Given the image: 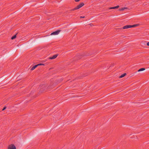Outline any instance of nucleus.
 I'll return each mask as SVG.
<instances>
[{
	"label": "nucleus",
	"instance_id": "nucleus-1",
	"mask_svg": "<svg viewBox=\"0 0 149 149\" xmlns=\"http://www.w3.org/2000/svg\"><path fill=\"white\" fill-rule=\"evenodd\" d=\"M84 5V4L83 3H81L79 4V5L77 6L76 7H75L74 8L72 9V10H77L79 9L81 7Z\"/></svg>",
	"mask_w": 149,
	"mask_h": 149
},
{
	"label": "nucleus",
	"instance_id": "nucleus-2",
	"mask_svg": "<svg viewBox=\"0 0 149 149\" xmlns=\"http://www.w3.org/2000/svg\"><path fill=\"white\" fill-rule=\"evenodd\" d=\"M60 31V30H57V31H55L51 34V35H57L59 34V32Z\"/></svg>",
	"mask_w": 149,
	"mask_h": 149
},
{
	"label": "nucleus",
	"instance_id": "nucleus-3",
	"mask_svg": "<svg viewBox=\"0 0 149 149\" xmlns=\"http://www.w3.org/2000/svg\"><path fill=\"white\" fill-rule=\"evenodd\" d=\"M8 149H16V147L14 145H11L9 146Z\"/></svg>",
	"mask_w": 149,
	"mask_h": 149
},
{
	"label": "nucleus",
	"instance_id": "nucleus-4",
	"mask_svg": "<svg viewBox=\"0 0 149 149\" xmlns=\"http://www.w3.org/2000/svg\"><path fill=\"white\" fill-rule=\"evenodd\" d=\"M130 28H131V25H127L124 26L123 27V29H128Z\"/></svg>",
	"mask_w": 149,
	"mask_h": 149
},
{
	"label": "nucleus",
	"instance_id": "nucleus-5",
	"mask_svg": "<svg viewBox=\"0 0 149 149\" xmlns=\"http://www.w3.org/2000/svg\"><path fill=\"white\" fill-rule=\"evenodd\" d=\"M58 56V55L57 54H55L53 56H52L50 57L49 58L51 59H54L56 58L57 56Z\"/></svg>",
	"mask_w": 149,
	"mask_h": 149
},
{
	"label": "nucleus",
	"instance_id": "nucleus-6",
	"mask_svg": "<svg viewBox=\"0 0 149 149\" xmlns=\"http://www.w3.org/2000/svg\"><path fill=\"white\" fill-rule=\"evenodd\" d=\"M119 6H116L111 7L109 8V9H115L118 8L119 7Z\"/></svg>",
	"mask_w": 149,
	"mask_h": 149
},
{
	"label": "nucleus",
	"instance_id": "nucleus-7",
	"mask_svg": "<svg viewBox=\"0 0 149 149\" xmlns=\"http://www.w3.org/2000/svg\"><path fill=\"white\" fill-rule=\"evenodd\" d=\"M38 66V65H36L33 66L31 68V70H34Z\"/></svg>",
	"mask_w": 149,
	"mask_h": 149
},
{
	"label": "nucleus",
	"instance_id": "nucleus-8",
	"mask_svg": "<svg viewBox=\"0 0 149 149\" xmlns=\"http://www.w3.org/2000/svg\"><path fill=\"white\" fill-rule=\"evenodd\" d=\"M139 25V24H135L131 25V27H134L137 26H138Z\"/></svg>",
	"mask_w": 149,
	"mask_h": 149
},
{
	"label": "nucleus",
	"instance_id": "nucleus-9",
	"mask_svg": "<svg viewBox=\"0 0 149 149\" xmlns=\"http://www.w3.org/2000/svg\"><path fill=\"white\" fill-rule=\"evenodd\" d=\"M126 73H124L122 74H121L120 76V78H122L123 77H124L126 75Z\"/></svg>",
	"mask_w": 149,
	"mask_h": 149
},
{
	"label": "nucleus",
	"instance_id": "nucleus-10",
	"mask_svg": "<svg viewBox=\"0 0 149 149\" xmlns=\"http://www.w3.org/2000/svg\"><path fill=\"white\" fill-rule=\"evenodd\" d=\"M127 9V8L126 7H123L121 8L119 10H124L125 9Z\"/></svg>",
	"mask_w": 149,
	"mask_h": 149
},
{
	"label": "nucleus",
	"instance_id": "nucleus-11",
	"mask_svg": "<svg viewBox=\"0 0 149 149\" xmlns=\"http://www.w3.org/2000/svg\"><path fill=\"white\" fill-rule=\"evenodd\" d=\"M145 70V69L144 68H141L140 69H139L138 71V72H140L143 71Z\"/></svg>",
	"mask_w": 149,
	"mask_h": 149
},
{
	"label": "nucleus",
	"instance_id": "nucleus-12",
	"mask_svg": "<svg viewBox=\"0 0 149 149\" xmlns=\"http://www.w3.org/2000/svg\"><path fill=\"white\" fill-rule=\"evenodd\" d=\"M16 38V35H14L11 37V39L13 40Z\"/></svg>",
	"mask_w": 149,
	"mask_h": 149
},
{
	"label": "nucleus",
	"instance_id": "nucleus-13",
	"mask_svg": "<svg viewBox=\"0 0 149 149\" xmlns=\"http://www.w3.org/2000/svg\"><path fill=\"white\" fill-rule=\"evenodd\" d=\"M6 108V107H4V108L3 109L2 111H3L4 110H5Z\"/></svg>",
	"mask_w": 149,
	"mask_h": 149
},
{
	"label": "nucleus",
	"instance_id": "nucleus-14",
	"mask_svg": "<svg viewBox=\"0 0 149 149\" xmlns=\"http://www.w3.org/2000/svg\"><path fill=\"white\" fill-rule=\"evenodd\" d=\"M38 65H44V64H43V63H40V64H38Z\"/></svg>",
	"mask_w": 149,
	"mask_h": 149
},
{
	"label": "nucleus",
	"instance_id": "nucleus-15",
	"mask_svg": "<svg viewBox=\"0 0 149 149\" xmlns=\"http://www.w3.org/2000/svg\"><path fill=\"white\" fill-rule=\"evenodd\" d=\"M85 17V16H80V18H84Z\"/></svg>",
	"mask_w": 149,
	"mask_h": 149
},
{
	"label": "nucleus",
	"instance_id": "nucleus-16",
	"mask_svg": "<svg viewBox=\"0 0 149 149\" xmlns=\"http://www.w3.org/2000/svg\"><path fill=\"white\" fill-rule=\"evenodd\" d=\"M80 0H75V1H76V2H78Z\"/></svg>",
	"mask_w": 149,
	"mask_h": 149
},
{
	"label": "nucleus",
	"instance_id": "nucleus-17",
	"mask_svg": "<svg viewBox=\"0 0 149 149\" xmlns=\"http://www.w3.org/2000/svg\"><path fill=\"white\" fill-rule=\"evenodd\" d=\"M147 45L149 46V42H148L147 43Z\"/></svg>",
	"mask_w": 149,
	"mask_h": 149
}]
</instances>
